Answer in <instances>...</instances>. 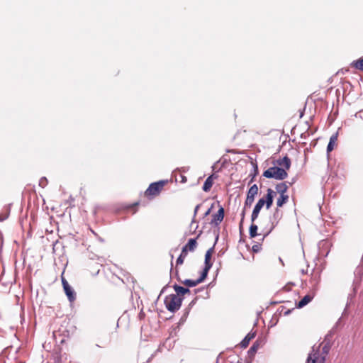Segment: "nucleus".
<instances>
[{
    "label": "nucleus",
    "mask_w": 363,
    "mask_h": 363,
    "mask_svg": "<svg viewBox=\"0 0 363 363\" xmlns=\"http://www.w3.org/2000/svg\"><path fill=\"white\" fill-rule=\"evenodd\" d=\"M262 175L267 179L283 180L287 177L288 174L283 167H272L265 170Z\"/></svg>",
    "instance_id": "f257e3e1"
},
{
    "label": "nucleus",
    "mask_w": 363,
    "mask_h": 363,
    "mask_svg": "<svg viewBox=\"0 0 363 363\" xmlns=\"http://www.w3.org/2000/svg\"><path fill=\"white\" fill-rule=\"evenodd\" d=\"M182 301L183 298L176 294H170L164 298V304L169 311L174 313L180 308Z\"/></svg>",
    "instance_id": "f03ea898"
},
{
    "label": "nucleus",
    "mask_w": 363,
    "mask_h": 363,
    "mask_svg": "<svg viewBox=\"0 0 363 363\" xmlns=\"http://www.w3.org/2000/svg\"><path fill=\"white\" fill-rule=\"evenodd\" d=\"M319 347L320 346L318 347L313 346L312 347V351L308 354L306 363H315L317 361H319L320 363L325 362L327 355L320 354Z\"/></svg>",
    "instance_id": "7ed1b4c3"
},
{
    "label": "nucleus",
    "mask_w": 363,
    "mask_h": 363,
    "mask_svg": "<svg viewBox=\"0 0 363 363\" xmlns=\"http://www.w3.org/2000/svg\"><path fill=\"white\" fill-rule=\"evenodd\" d=\"M167 181L161 180L157 182H154L150 184L149 187L145 191L146 196H157L162 191L164 184Z\"/></svg>",
    "instance_id": "20e7f679"
},
{
    "label": "nucleus",
    "mask_w": 363,
    "mask_h": 363,
    "mask_svg": "<svg viewBox=\"0 0 363 363\" xmlns=\"http://www.w3.org/2000/svg\"><path fill=\"white\" fill-rule=\"evenodd\" d=\"M283 213L281 210H279L278 208H277L273 215L269 218V223H270V228L269 231L267 233L266 235H267L269 233H270L274 228L278 225L280 220L282 218Z\"/></svg>",
    "instance_id": "39448f33"
},
{
    "label": "nucleus",
    "mask_w": 363,
    "mask_h": 363,
    "mask_svg": "<svg viewBox=\"0 0 363 363\" xmlns=\"http://www.w3.org/2000/svg\"><path fill=\"white\" fill-rule=\"evenodd\" d=\"M62 283L63 286L64 291L65 292L66 296H67L69 301L70 302L74 301L76 299V294L73 289L70 286L69 283L64 279H62Z\"/></svg>",
    "instance_id": "423d86ee"
},
{
    "label": "nucleus",
    "mask_w": 363,
    "mask_h": 363,
    "mask_svg": "<svg viewBox=\"0 0 363 363\" xmlns=\"http://www.w3.org/2000/svg\"><path fill=\"white\" fill-rule=\"evenodd\" d=\"M224 212V208L220 206L218 212L213 215L211 224L215 226H218L223 220Z\"/></svg>",
    "instance_id": "0eeeda50"
},
{
    "label": "nucleus",
    "mask_w": 363,
    "mask_h": 363,
    "mask_svg": "<svg viewBox=\"0 0 363 363\" xmlns=\"http://www.w3.org/2000/svg\"><path fill=\"white\" fill-rule=\"evenodd\" d=\"M274 195L275 192L272 189H267V193L265 196V199L263 198L264 205L266 204L267 209H269L272 206Z\"/></svg>",
    "instance_id": "6e6552de"
},
{
    "label": "nucleus",
    "mask_w": 363,
    "mask_h": 363,
    "mask_svg": "<svg viewBox=\"0 0 363 363\" xmlns=\"http://www.w3.org/2000/svg\"><path fill=\"white\" fill-rule=\"evenodd\" d=\"M277 164L283 167L286 171L289 169L291 167V160L288 156L284 157L282 159L277 160Z\"/></svg>",
    "instance_id": "1a4fd4ad"
},
{
    "label": "nucleus",
    "mask_w": 363,
    "mask_h": 363,
    "mask_svg": "<svg viewBox=\"0 0 363 363\" xmlns=\"http://www.w3.org/2000/svg\"><path fill=\"white\" fill-rule=\"evenodd\" d=\"M337 137H338V132H336L334 134H333L331 135V137L330 138V141H329V143L327 147L328 152H331L334 149L335 145L337 140Z\"/></svg>",
    "instance_id": "9d476101"
},
{
    "label": "nucleus",
    "mask_w": 363,
    "mask_h": 363,
    "mask_svg": "<svg viewBox=\"0 0 363 363\" xmlns=\"http://www.w3.org/2000/svg\"><path fill=\"white\" fill-rule=\"evenodd\" d=\"M173 288L176 291V295H177V296H183L187 293H190V290L188 288H184L179 285H177V284H174Z\"/></svg>",
    "instance_id": "9b49d317"
},
{
    "label": "nucleus",
    "mask_w": 363,
    "mask_h": 363,
    "mask_svg": "<svg viewBox=\"0 0 363 363\" xmlns=\"http://www.w3.org/2000/svg\"><path fill=\"white\" fill-rule=\"evenodd\" d=\"M313 299V296L307 294L297 304L296 306L298 308H301L310 303Z\"/></svg>",
    "instance_id": "f8f14e48"
},
{
    "label": "nucleus",
    "mask_w": 363,
    "mask_h": 363,
    "mask_svg": "<svg viewBox=\"0 0 363 363\" xmlns=\"http://www.w3.org/2000/svg\"><path fill=\"white\" fill-rule=\"evenodd\" d=\"M213 252V247L209 248L206 251V255H205V262H204L206 267H212L213 264L211 262V255H212Z\"/></svg>",
    "instance_id": "ddd939ff"
},
{
    "label": "nucleus",
    "mask_w": 363,
    "mask_h": 363,
    "mask_svg": "<svg viewBox=\"0 0 363 363\" xmlns=\"http://www.w3.org/2000/svg\"><path fill=\"white\" fill-rule=\"evenodd\" d=\"M187 254H188V251L186 250V247H183L182 250V252L176 261L177 266L181 265L184 263V259L187 256Z\"/></svg>",
    "instance_id": "4468645a"
},
{
    "label": "nucleus",
    "mask_w": 363,
    "mask_h": 363,
    "mask_svg": "<svg viewBox=\"0 0 363 363\" xmlns=\"http://www.w3.org/2000/svg\"><path fill=\"white\" fill-rule=\"evenodd\" d=\"M213 185V175L209 176L206 181L204 182V184L203 185V190L206 192L210 191L211 188Z\"/></svg>",
    "instance_id": "2eb2a0df"
},
{
    "label": "nucleus",
    "mask_w": 363,
    "mask_h": 363,
    "mask_svg": "<svg viewBox=\"0 0 363 363\" xmlns=\"http://www.w3.org/2000/svg\"><path fill=\"white\" fill-rule=\"evenodd\" d=\"M255 337V333H248L240 342V346L245 348L248 346L250 341Z\"/></svg>",
    "instance_id": "dca6fc26"
},
{
    "label": "nucleus",
    "mask_w": 363,
    "mask_h": 363,
    "mask_svg": "<svg viewBox=\"0 0 363 363\" xmlns=\"http://www.w3.org/2000/svg\"><path fill=\"white\" fill-rule=\"evenodd\" d=\"M259 347V343L258 342V341L255 342L247 352L248 356L250 357H253L255 356V354H256Z\"/></svg>",
    "instance_id": "f3484780"
},
{
    "label": "nucleus",
    "mask_w": 363,
    "mask_h": 363,
    "mask_svg": "<svg viewBox=\"0 0 363 363\" xmlns=\"http://www.w3.org/2000/svg\"><path fill=\"white\" fill-rule=\"evenodd\" d=\"M276 190L279 194H286L288 190V186L285 182L278 184L276 186Z\"/></svg>",
    "instance_id": "a211bd4d"
},
{
    "label": "nucleus",
    "mask_w": 363,
    "mask_h": 363,
    "mask_svg": "<svg viewBox=\"0 0 363 363\" xmlns=\"http://www.w3.org/2000/svg\"><path fill=\"white\" fill-rule=\"evenodd\" d=\"M184 247H186L187 251L194 252L196 247V240L194 238L189 239L187 244Z\"/></svg>",
    "instance_id": "6ab92c4d"
},
{
    "label": "nucleus",
    "mask_w": 363,
    "mask_h": 363,
    "mask_svg": "<svg viewBox=\"0 0 363 363\" xmlns=\"http://www.w3.org/2000/svg\"><path fill=\"white\" fill-rule=\"evenodd\" d=\"M258 187L257 184H253L248 190L247 196L249 198H253L255 199V196L257 194Z\"/></svg>",
    "instance_id": "aec40b11"
},
{
    "label": "nucleus",
    "mask_w": 363,
    "mask_h": 363,
    "mask_svg": "<svg viewBox=\"0 0 363 363\" xmlns=\"http://www.w3.org/2000/svg\"><path fill=\"white\" fill-rule=\"evenodd\" d=\"M289 196L287 194H280L279 197L277 201V205L278 207H281L284 203L288 201Z\"/></svg>",
    "instance_id": "412c9836"
},
{
    "label": "nucleus",
    "mask_w": 363,
    "mask_h": 363,
    "mask_svg": "<svg viewBox=\"0 0 363 363\" xmlns=\"http://www.w3.org/2000/svg\"><path fill=\"white\" fill-rule=\"evenodd\" d=\"M211 267H206L204 266V268L201 274V276L198 279L199 283H201L204 281V279L207 277L208 271L210 270Z\"/></svg>",
    "instance_id": "4be33fe9"
},
{
    "label": "nucleus",
    "mask_w": 363,
    "mask_h": 363,
    "mask_svg": "<svg viewBox=\"0 0 363 363\" xmlns=\"http://www.w3.org/2000/svg\"><path fill=\"white\" fill-rule=\"evenodd\" d=\"M257 229H258L257 225L255 224L252 223L250 226L249 235L251 238H255L257 235Z\"/></svg>",
    "instance_id": "5701e85b"
},
{
    "label": "nucleus",
    "mask_w": 363,
    "mask_h": 363,
    "mask_svg": "<svg viewBox=\"0 0 363 363\" xmlns=\"http://www.w3.org/2000/svg\"><path fill=\"white\" fill-rule=\"evenodd\" d=\"M182 283L188 287H194L200 284L198 279L196 280L185 279Z\"/></svg>",
    "instance_id": "b1692460"
},
{
    "label": "nucleus",
    "mask_w": 363,
    "mask_h": 363,
    "mask_svg": "<svg viewBox=\"0 0 363 363\" xmlns=\"http://www.w3.org/2000/svg\"><path fill=\"white\" fill-rule=\"evenodd\" d=\"M352 65L357 69L363 71V57L359 60L354 61Z\"/></svg>",
    "instance_id": "393cba45"
},
{
    "label": "nucleus",
    "mask_w": 363,
    "mask_h": 363,
    "mask_svg": "<svg viewBox=\"0 0 363 363\" xmlns=\"http://www.w3.org/2000/svg\"><path fill=\"white\" fill-rule=\"evenodd\" d=\"M264 206V201H263V198L260 199L258 200V201L257 202V203L255 204V207H254V210L258 211V213L260 212V210L262 209V208Z\"/></svg>",
    "instance_id": "a878e982"
},
{
    "label": "nucleus",
    "mask_w": 363,
    "mask_h": 363,
    "mask_svg": "<svg viewBox=\"0 0 363 363\" xmlns=\"http://www.w3.org/2000/svg\"><path fill=\"white\" fill-rule=\"evenodd\" d=\"M330 348H331V346H330V343L328 342V343L325 344L322 348L321 354L328 355L330 350Z\"/></svg>",
    "instance_id": "bb28decb"
},
{
    "label": "nucleus",
    "mask_w": 363,
    "mask_h": 363,
    "mask_svg": "<svg viewBox=\"0 0 363 363\" xmlns=\"http://www.w3.org/2000/svg\"><path fill=\"white\" fill-rule=\"evenodd\" d=\"M254 200L255 199H253V198H249L247 196L244 203V208H250L253 203Z\"/></svg>",
    "instance_id": "cd10ccee"
},
{
    "label": "nucleus",
    "mask_w": 363,
    "mask_h": 363,
    "mask_svg": "<svg viewBox=\"0 0 363 363\" xmlns=\"http://www.w3.org/2000/svg\"><path fill=\"white\" fill-rule=\"evenodd\" d=\"M48 184V179L45 177H42L39 181V186L44 188Z\"/></svg>",
    "instance_id": "c85d7f7f"
},
{
    "label": "nucleus",
    "mask_w": 363,
    "mask_h": 363,
    "mask_svg": "<svg viewBox=\"0 0 363 363\" xmlns=\"http://www.w3.org/2000/svg\"><path fill=\"white\" fill-rule=\"evenodd\" d=\"M259 213L258 211L253 209L251 215V221L252 223L258 218Z\"/></svg>",
    "instance_id": "c756f323"
},
{
    "label": "nucleus",
    "mask_w": 363,
    "mask_h": 363,
    "mask_svg": "<svg viewBox=\"0 0 363 363\" xmlns=\"http://www.w3.org/2000/svg\"><path fill=\"white\" fill-rule=\"evenodd\" d=\"M201 206V204H198L197 206H196L195 208H194V216H193V218H192V220H191V225L196 222L195 220V217L197 214V212H198V210L199 208H200Z\"/></svg>",
    "instance_id": "7c9ffc66"
},
{
    "label": "nucleus",
    "mask_w": 363,
    "mask_h": 363,
    "mask_svg": "<svg viewBox=\"0 0 363 363\" xmlns=\"http://www.w3.org/2000/svg\"><path fill=\"white\" fill-rule=\"evenodd\" d=\"M260 249H261V245H259V244L254 245L252 248V250L254 252H258L260 250Z\"/></svg>",
    "instance_id": "2f4dec72"
},
{
    "label": "nucleus",
    "mask_w": 363,
    "mask_h": 363,
    "mask_svg": "<svg viewBox=\"0 0 363 363\" xmlns=\"http://www.w3.org/2000/svg\"><path fill=\"white\" fill-rule=\"evenodd\" d=\"M213 207V204H212L211 206L205 212V213L203 215V218L206 217L207 216H208L210 214Z\"/></svg>",
    "instance_id": "473e14b6"
},
{
    "label": "nucleus",
    "mask_w": 363,
    "mask_h": 363,
    "mask_svg": "<svg viewBox=\"0 0 363 363\" xmlns=\"http://www.w3.org/2000/svg\"><path fill=\"white\" fill-rule=\"evenodd\" d=\"M245 209L246 208H243L242 211V213H241V216H242V218H241V223H240V225L242 224V221H243V219L245 218Z\"/></svg>",
    "instance_id": "72a5a7b5"
},
{
    "label": "nucleus",
    "mask_w": 363,
    "mask_h": 363,
    "mask_svg": "<svg viewBox=\"0 0 363 363\" xmlns=\"http://www.w3.org/2000/svg\"><path fill=\"white\" fill-rule=\"evenodd\" d=\"M173 258H174V256H173V255H172V260L173 259ZM172 267H173V262H172H172H171V269H170V272H172Z\"/></svg>",
    "instance_id": "f704fd0d"
},
{
    "label": "nucleus",
    "mask_w": 363,
    "mask_h": 363,
    "mask_svg": "<svg viewBox=\"0 0 363 363\" xmlns=\"http://www.w3.org/2000/svg\"><path fill=\"white\" fill-rule=\"evenodd\" d=\"M290 313H291V310H288V311H286L284 313V315H289Z\"/></svg>",
    "instance_id": "c9c22d12"
},
{
    "label": "nucleus",
    "mask_w": 363,
    "mask_h": 363,
    "mask_svg": "<svg viewBox=\"0 0 363 363\" xmlns=\"http://www.w3.org/2000/svg\"><path fill=\"white\" fill-rule=\"evenodd\" d=\"M7 217H8V216H5V217H4V218H1V217H0V221H3V220H4Z\"/></svg>",
    "instance_id": "e433bc0d"
},
{
    "label": "nucleus",
    "mask_w": 363,
    "mask_h": 363,
    "mask_svg": "<svg viewBox=\"0 0 363 363\" xmlns=\"http://www.w3.org/2000/svg\"><path fill=\"white\" fill-rule=\"evenodd\" d=\"M176 274L178 275V270H176Z\"/></svg>",
    "instance_id": "4c0bfd02"
},
{
    "label": "nucleus",
    "mask_w": 363,
    "mask_h": 363,
    "mask_svg": "<svg viewBox=\"0 0 363 363\" xmlns=\"http://www.w3.org/2000/svg\"><path fill=\"white\" fill-rule=\"evenodd\" d=\"M239 363V362H238Z\"/></svg>",
    "instance_id": "58836bf2"
}]
</instances>
